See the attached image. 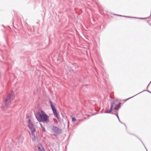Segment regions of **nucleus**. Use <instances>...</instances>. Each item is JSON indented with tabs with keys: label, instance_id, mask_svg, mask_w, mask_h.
<instances>
[{
	"label": "nucleus",
	"instance_id": "9b49d317",
	"mask_svg": "<svg viewBox=\"0 0 151 151\" xmlns=\"http://www.w3.org/2000/svg\"><path fill=\"white\" fill-rule=\"evenodd\" d=\"M120 104H119L116 105L114 109H116L119 107L120 106Z\"/></svg>",
	"mask_w": 151,
	"mask_h": 151
},
{
	"label": "nucleus",
	"instance_id": "aec40b11",
	"mask_svg": "<svg viewBox=\"0 0 151 151\" xmlns=\"http://www.w3.org/2000/svg\"><path fill=\"white\" fill-rule=\"evenodd\" d=\"M123 17H126V16H123Z\"/></svg>",
	"mask_w": 151,
	"mask_h": 151
},
{
	"label": "nucleus",
	"instance_id": "423d86ee",
	"mask_svg": "<svg viewBox=\"0 0 151 151\" xmlns=\"http://www.w3.org/2000/svg\"><path fill=\"white\" fill-rule=\"evenodd\" d=\"M38 151H45L42 145L39 143L37 146Z\"/></svg>",
	"mask_w": 151,
	"mask_h": 151
},
{
	"label": "nucleus",
	"instance_id": "39448f33",
	"mask_svg": "<svg viewBox=\"0 0 151 151\" xmlns=\"http://www.w3.org/2000/svg\"><path fill=\"white\" fill-rule=\"evenodd\" d=\"M52 129L55 134H59L61 132V130L57 127H53Z\"/></svg>",
	"mask_w": 151,
	"mask_h": 151
},
{
	"label": "nucleus",
	"instance_id": "2eb2a0df",
	"mask_svg": "<svg viewBox=\"0 0 151 151\" xmlns=\"http://www.w3.org/2000/svg\"><path fill=\"white\" fill-rule=\"evenodd\" d=\"M40 125L41 126V127H42V124H40Z\"/></svg>",
	"mask_w": 151,
	"mask_h": 151
},
{
	"label": "nucleus",
	"instance_id": "4468645a",
	"mask_svg": "<svg viewBox=\"0 0 151 151\" xmlns=\"http://www.w3.org/2000/svg\"><path fill=\"white\" fill-rule=\"evenodd\" d=\"M116 116L117 117V118H118V120H119V121L120 122H121V121H120V119H119V116H118V114H116Z\"/></svg>",
	"mask_w": 151,
	"mask_h": 151
},
{
	"label": "nucleus",
	"instance_id": "5701e85b",
	"mask_svg": "<svg viewBox=\"0 0 151 151\" xmlns=\"http://www.w3.org/2000/svg\"><path fill=\"white\" fill-rule=\"evenodd\" d=\"M146 150L147 151V149H146Z\"/></svg>",
	"mask_w": 151,
	"mask_h": 151
},
{
	"label": "nucleus",
	"instance_id": "f3484780",
	"mask_svg": "<svg viewBox=\"0 0 151 151\" xmlns=\"http://www.w3.org/2000/svg\"><path fill=\"white\" fill-rule=\"evenodd\" d=\"M147 91L151 93L149 91Z\"/></svg>",
	"mask_w": 151,
	"mask_h": 151
},
{
	"label": "nucleus",
	"instance_id": "0eeeda50",
	"mask_svg": "<svg viewBox=\"0 0 151 151\" xmlns=\"http://www.w3.org/2000/svg\"><path fill=\"white\" fill-rule=\"evenodd\" d=\"M17 140L18 141L19 143H21L23 142V138L22 137L19 136L17 137Z\"/></svg>",
	"mask_w": 151,
	"mask_h": 151
},
{
	"label": "nucleus",
	"instance_id": "7ed1b4c3",
	"mask_svg": "<svg viewBox=\"0 0 151 151\" xmlns=\"http://www.w3.org/2000/svg\"><path fill=\"white\" fill-rule=\"evenodd\" d=\"M14 98V95L12 93L9 95L4 101V103L6 106L10 104Z\"/></svg>",
	"mask_w": 151,
	"mask_h": 151
},
{
	"label": "nucleus",
	"instance_id": "dca6fc26",
	"mask_svg": "<svg viewBox=\"0 0 151 151\" xmlns=\"http://www.w3.org/2000/svg\"><path fill=\"white\" fill-rule=\"evenodd\" d=\"M140 140H141V142H142V143L143 144V145H144V144H143V142H142V141H141L140 139Z\"/></svg>",
	"mask_w": 151,
	"mask_h": 151
},
{
	"label": "nucleus",
	"instance_id": "ddd939ff",
	"mask_svg": "<svg viewBox=\"0 0 151 151\" xmlns=\"http://www.w3.org/2000/svg\"><path fill=\"white\" fill-rule=\"evenodd\" d=\"M42 130L43 132H45L46 131V130H45V128L44 127H42Z\"/></svg>",
	"mask_w": 151,
	"mask_h": 151
},
{
	"label": "nucleus",
	"instance_id": "1a4fd4ad",
	"mask_svg": "<svg viewBox=\"0 0 151 151\" xmlns=\"http://www.w3.org/2000/svg\"><path fill=\"white\" fill-rule=\"evenodd\" d=\"M115 101H111V108H112L113 107V106H114V104H115Z\"/></svg>",
	"mask_w": 151,
	"mask_h": 151
},
{
	"label": "nucleus",
	"instance_id": "6ab92c4d",
	"mask_svg": "<svg viewBox=\"0 0 151 151\" xmlns=\"http://www.w3.org/2000/svg\"><path fill=\"white\" fill-rule=\"evenodd\" d=\"M118 15V16H121V15Z\"/></svg>",
	"mask_w": 151,
	"mask_h": 151
},
{
	"label": "nucleus",
	"instance_id": "a878e982",
	"mask_svg": "<svg viewBox=\"0 0 151 151\" xmlns=\"http://www.w3.org/2000/svg\"><path fill=\"white\" fill-rule=\"evenodd\" d=\"M137 94H136V95H135V96H136V95H137Z\"/></svg>",
	"mask_w": 151,
	"mask_h": 151
},
{
	"label": "nucleus",
	"instance_id": "6e6552de",
	"mask_svg": "<svg viewBox=\"0 0 151 151\" xmlns=\"http://www.w3.org/2000/svg\"><path fill=\"white\" fill-rule=\"evenodd\" d=\"M112 111V108H110V109L107 110L104 112V113H110Z\"/></svg>",
	"mask_w": 151,
	"mask_h": 151
},
{
	"label": "nucleus",
	"instance_id": "f257e3e1",
	"mask_svg": "<svg viewBox=\"0 0 151 151\" xmlns=\"http://www.w3.org/2000/svg\"><path fill=\"white\" fill-rule=\"evenodd\" d=\"M35 116L37 120L39 122H47L48 116L43 111H41V113L38 112L35 114Z\"/></svg>",
	"mask_w": 151,
	"mask_h": 151
},
{
	"label": "nucleus",
	"instance_id": "b1692460",
	"mask_svg": "<svg viewBox=\"0 0 151 151\" xmlns=\"http://www.w3.org/2000/svg\"><path fill=\"white\" fill-rule=\"evenodd\" d=\"M146 150L147 151V149H146Z\"/></svg>",
	"mask_w": 151,
	"mask_h": 151
},
{
	"label": "nucleus",
	"instance_id": "393cba45",
	"mask_svg": "<svg viewBox=\"0 0 151 151\" xmlns=\"http://www.w3.org/2000/svg\"><path fill=\"white\" fill-rule=\"evenodd\" d=\"M137 94H136V95H135V96H136V95H137Z\"/></svg>",
	"mask_w": 151,
	"mask_h": 151
},
{
	"label": "nucleus",
	"instance_id": "f8f14e48",
	"mask_svg": "<svg viewBox=\"0 0 151 151\" xmlns=\"http://www.w3.org/2000/svg\"><path fill=\"white\" fill-rule=\"evenodd\" d=\"M72 122H74L76 120V119L74 117H72Z\"/></svg>",
	"mask_w": 151,
	"mask_h": 151
},
{
	"label": "nucleus",
	"instance_id": "20e7f679",
	"mask_svg": "<svg viewBox=\"0 0 151 151\" xmlns=\"http://www.w3.org/2000/svg\"><path fill=\"white\" fill-rule=\"evenodd\" d=\"M50 105L51 106L52 109V110L53 112V114L55 117H56L58 119H59V117H58L56 109L55 108L54 105L52 104V102L51 101H50Z\"/></svg>",
	"mask_w": 151,
	"mask_h": 151
},
{
	"label": "nucleus",
	"instance_id": "4be33fe9",
	"mask_svg": "<svg viewBox=\"0 0 151 151\" xmlns=\"http://www.w3.org/2000/svg\"><path fill=\"white\" fill-rule=\"evenodd\" d=\"M146 150L147 151V149H146Z\"/></svg>",
	"mask_w": 151,
	"mask_h": 151
},
{
	"label": "nucleus",
	"instance_id": "a211bd4d",
	"mask_svg": "<svg viewBox=\"0 0 151 151\" xmlns=\"http://www.w3.org/2000/svg\"><path fill=\"white\" fill-rule=\"evenodd\" d=\"M132 97H133V96H132ZM131 98H132V97H131ZM131 98V97H130V98H129V99H130Z\"/></svg>",
	"mask_w": 151,
	"mask_h": 151
},
{
	"label": "nucleus",
	"instance_id": "412c9836",
	"mask_svg": "<svg viewBox=\"0 0 151 151\" xmlns=\"http://www.w3.org/2000/svg\"><path fill=\"white\" fill-rule=\"evenodd\" d=\"M142 92H140V93H141Z\"/></svg>",
	"mask_w": 151,
	"mask_h": 151
},
{
	"label": "nucleus",
	"instance_id": "f03ea898",
	"mask_svg": "<svg viewBox=\"0 0 151 151\" xmlns=\"http://www.w3.org/2000/svg\"><path fill=\"white\" fill-rule=\"evenodd\" d=\"M27 123L28 126L30 130L31 131L32 134L34 135V133L36 131L35 126L33 122L30 120L29 119Z\"/></svg>",
	"mask_w": 151,
	"mask_h": 151
},
{
	"label": "nucleus",
	"instance_id": "9d476101",
	"mask_svg": "<svg viewBox=\"0 0 151 151\" xmlns=\"http://www.w3.org/2000/svg\"><path fill=\"white\" fill-rule=\"evenodd\" d=\"M32 135L33 136V137L32 138V140L33 141H35L36 139L37 138H36L35 133H34V135H33L32 134Z\"/></svg>",
	"mask_w": 151,
	"mask_h": 151
}]
</instances>
